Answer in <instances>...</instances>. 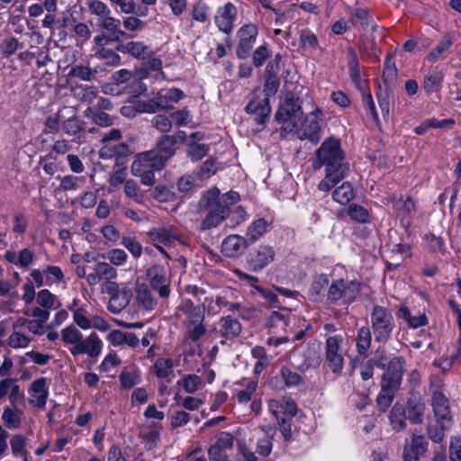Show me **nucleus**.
<instances>
[{
    "instance_id": "nucleus-1",
    "label": "nucleus",
    "mask_w": 461,
    "mask_h": 461,
    "mask_svg": "<svg viewBox=\"0 0 461 461\" xmlns=\"http://www.w3.org/2000/svg\"><path fill=\"white\" fill-rule=\"evenodd\" d=\"M325 166L326 175L318 188L321 191H329L349 172V165L344 162V155L337 139L326 140L316 152V158L312 163L314 169Z\"/></svg>"
},
{
    "instance_id": "nucleus-2",
    "label": "nucleus",
    "mask_w": 461,
    "mask_h": 461,
    "mask_svg": "<svg viewBox=\"0 0 461 461\" xmlns=\"http://www.w3.org/2000/svg\"><path fill=\"white\" fill-rule=\"evenodd\" d=\"M240 194L230 191L221 195L217 187L204 192L198 203L199 210L205 213L201 223V230H206L217 227L229 217L230 207L238 203Z\"/></svg>"
},
{
    "instance_id": "nucleus-3",
    "label": "nucleus",
    "mask_w": 461,
    "mask_h": 461,
    "mask_svg": "<svg viewBox=\"0 0 461 461\" xmlns=\"http://www.w3.org/2000/svg\"><path fill=\"white\" fill-rule=\"evenodd\" d=\"M279 87V79L276 74H269L264 85L266 96L263 99L253 98L247 104L245 110L254 116L253 120L258 126H264L269 118L271 107L268 97L276 93Z\"/></svg>"
},
{
    "instance_id": "nucleus-4",
    "label": "nucleus",
    "mask_w": 461,
    "mask_h": 461,
    "mask_svg": "<svg viewBox=\"0 0 461 461\" xmlns=\"http://www.w3.org/2000/svg\"><path fill=\"white\" fill-rule=\"evenodd\" d=\"M302 115L303 111L299 97L294 93H287L276 113V121L284 123L281 127V134L294 131L297 128V123Z\"/></svg>"
},
{
    "instance_id": "nucleus-5",
    "label": "nucleus",
    "mask_w": 461,
    "mask_h": 461,
    "mask_svg": "<svg viewBox=\"0 0 461 461\" xmlns=\"http://www.w3.org/2000/svg\"><path fill=\"white\" fill-rule=\"evenodd\" d=\"M370 322L375 340L386 343L390 340L395 329L392 312L381 305H375L370 312Z\"/></svg>"
},
{
    "instance_id": "nucleus-6",
    "label": "nucleus",
    "mask_w": 461,
    "mask_h": 461,
    "mask_svg": "<svg viewBox=\"0 0 461 461\" xmlns=\"http://www.w3.org/2000/svg\"><path fill=\"white\" fill-rule=\"evenodd\" d=\"M185 97V94L178 88H167L159 90L155 96L142 104L145 113H153L158 110H171L173 104Z\"/></svg>"
},
{
    "instance_id": "nucleus-7",
    "label": "nucleus",
    "mask_w": 461,
    "mask_h": 461,
    "mask_svg": "<svg viewBox=\"0 0 461 461\" xmlns=\"http://www.w3.org/2000/svg\"><path fill=\"white\" fill-rule=\"evenodd\" d=\"M360 292V284L356 281L334 280L330 285L327 299L330 303L342 300L344 303L354 302Z\"/></svg>"
},
{
    "instance_id": "nucleus-8",
    "label": "nucleus",
    "mask_w": 461,
    "mask_h": 461,
    "mask_svg": "<svg viewBox=\"0 0 461 461\" xmlns=\"http://www.w3.org/2000/svg\"><path fill=\"white\" fill-rule=\"evenodd\" d=\"M340 335L330 336L325 342V362L330 371L336 375L341 373L344 366L342 343Z\"/></svg>"
},
{
    "instance_id": "nucleus-9",
    "label": "nucleus",
    "mask_w": 461,
    "mask_h": 461,
    "mask_svg": "<svg viewBox=\"0 0 461 461\" xmlns=\"http://www.w3.org/2000/svg\"><path fill=\"white\" fill-rule=\"evenodd\" d=\"M323 113L317 108L304 118L300 128L296 131L300 140H309L312 143L320 140L321 126L319 122L322 120Z\"/></svg>"
},
{
    "instance_id": "nucleus-10",
    "label": "nucleus",
    "mask_w": 461,
    "mask_h": 461,
    "mask_svg": "<svg viewBox=\"0 0 461 461\" xmlns=\"http://www.w3.org/2000/svg\"><path fill=\"white\" fill-rule=\"evenodd\" d=\"M133 154V149L126 143L104 144L99 150V158L102 159H114V166L124 167L129 158Z\"/></svg>"
},
{
    "instance_id": "nucleus-11",
    "label": "nucleus",
    "mask_w": 461,
    "mask_h": 461,
    "mask_svg": "<svg viewBox=\"0 0 461 461\" xmlns=\"http://www.w3.org/2000/svg\"><path fill=\"white\" fill-rule=\"evenodd\" d=\"M292 354L293 364L300 371L316 368L321 364V356L314 345H308L300 351L295 348Z\"/></svg>"
},
{
    "instance_id": "nucleus-12",
    "label": "nucleus",
    "mask_w": 461,
    "mask_h": 461,
    "mask_svg": "<svg viewBox=\"0 0 461 461\" xmlns=\"http://www.w3.org/2000/svg\"><path fill=\"white\" fill-rule=\"evenodd\" d=\"M234 438L229 432H220L215 441L209 447L207 454L210 461H230L228 450L232 448Z\"/></svg>"
},
{
    "instance_id": "nucleus-13",
    "label": "nucleus",
    "mask_w": 461,
    "mask_h": 461,
    "mask_svg": "<svg viewBox=\"0 0 461 461\" xmlns=\"http://www.w3.org/2000/svg\"><path fill=\"white\" fill-rule=\"evenodd\" d=\"M240 39L236 53L238 58L246 59L250 54L258 36V28L255 24L249 23L243 25L238 31Z\"/></svg>"
},
{
    "instance_id": "nucleus-14",
    "label": "nucleus",
    "mask_w": 461,
    "mask_h": 461,
    "mask_svg": "<svg viewBox=\"0 0 461 461\" xmlns=\"http://www.w3.org/2000/svg\"><path fill=\"white\" fill-rule=\"evenodd\" d=\"M102 348V340L96 333L92 332L86 339L82 338L77 346L69 348V351L74 357L86 354L89 357L96 358L100 356Z\"/></svg>"
},
{
    "instance_id": "nucleus-15",
    "label": "nucleus",
    "mask_w": 461,
    "mask_h": 461,
    "mask_svg": "<svg viewBox=\"0 0 461 461\" xmlns=\"http://www.w3.org/2000/svg\"><path fill=\"white\" fill-rule=\"evenodd\" d=\"M185 316V324L192 326L196 322H203L204 319V307L203 305H194L190 299H185L181 302L176 312V318Z\"/></svg>"
},
{
    "instance_id": "nucleus-16",
    "label": "nucleus",
    "mask_w": 461,
    "mask_h": 461,
    "mask_svg": "<svg viewBox=\"0 0 461 461\" xmlns=\"http://www.w3.org/2000/svg\"><path fill=\"white\" fill-rule=\"evenodd\" d=\"M276 251L269 245H259L255 251L250 254L249 265L254 272L264 269L267 266L275 260Z\"/></svg>"
},
{
    "instance_id": "nucleus-17",
    "label": "nucleus",
    "mask_w": 461,
    "mask_h": 461,
    "mask_svg": "<svg viewBox=\"0 0 461 461\" xmlns=\"http://www.w3.org/2000/svg\"><path fill=\"white\" fill-rule=\"evenodd\" d=\"M185 139L186 133L184 131H177L172 135L163 134L157 140L155 149L169 159L176 153L175 145L183 143Z\"/></svg>"
},
{
    "instance_id": "nucleus-18",
    "label": "nucleus",
    "mask_w": 461,
    "mask_h": 461,
    "mask_svg": "<svg viewBox=\"0 0 461 461\" xmlns=\"http://www.w3.org/2000/svg\"><path fill=\"white\" fill-rule=\"evenodd\" d=\"M147 235L154 243L157 249L167 258H169L168 254L159 244L170 246L176 240V235L174 233L172 227H155L150 229L147 232Z\"/></svg>"
},
{
    "instance_id": "nucleus-19",
    "label": "nucleus",
    "mask_w": 461,
    "mask_h": 461,
    "mask_svg": "<svg viewBox=\"0 0 461 461\" xmlns=\"http://www.w3.org/2000/svg\"><path fill=\"white\" fill-rule=\"evenodd\" d=\"M147 276L150 287L158 293L160 298H167L170 294V288L164 268L158 265L153 266L148 269Z\"/></svg>"
},
{
    "instance_id": "nucleus-20",
    "label": "nucleus",
    "mask_w": 461,
    "mask_h": 461,
    "mask_svg": "<svg viewBox=\"0 0 461 461\" xmlns=\"http://www.w3.org/2000/svg\"><path fill=\"white\" fill-rule=\"evenodd\" d=\"M431 405L437 422H452L448 399L440 391H434L431 397Z\"/></svg>"
},
{
    "instance_id": "nucleus-21",
    "label": "nucleus",
    "mask_w": 461,
    "mask_h": 461,
    "mask_svg": "<svg viewBox=\"0 0 461 461\" xmlns=\"http://www.w3.org/2000/svg\"><path fill=\"white\" fill-rule=\"evenodd\" d=\"M427 441L421 435H413L411 440L403 447V461H419L427 450Z\"/></svg>"
},
{
    "instance_id": "nucleus-22",
    "label": "nucleus",
    "mask_w": 461,
    "mask_h": 461,
    "mask_svg": "<svg viewBox=\"0 0 461 461\" xmlns=\"http://www.w3.org/2000/svg\"><path fill=\"white\" fill-rule=\"evenodd\" d=\"M237 16V9L231 3H227L220 8L215 16V23L221 32L229 34L233 28V22Z\"/></svg>"
},
{
    "instance_id": "nucleus-23",
    "label": "nucleus",
    "mask_w": 461,
    "mask_h": 461,
    "mask_svg": "<svg viewBox=\"0 0 461 461\" xmlns=\"http://www.w3.org/2000/svg\"><path fill=\"white\" fill-rule=\"evenodd\" d=\"M248 246L247 239L240 235H230L221 243V252L225 257L235 258L241 255Z\"/></svg>"
},
{
    "instance_id": "nucleus-24",
    "label": "nucleus",
    "mask_w": 461,
    "mask_h": 461,
    "mask_svg": "<svg viewBox=\"0 0 461 461\" xmlns=\"http://www.w3.org/2000/svg\"><path fill=\"white\" fill-rule=\"evenodd\" d=\"M134 160L158 171L161 170L166 166L168 158H165L160 152H158L156 149H153L151 150L139 153Z\"/></svg>"
},
{
    "instance_id": "nucleus-25",
    "label": "nucleus",
    "mask_w": 461,
    "mask_h": 461,
    "mask_svg": "<svg viewBox=\"0 0 461 461\" xmlns=\"http://www.w3.org/2000/svg\"><path fill=\"white\" fill-rule=\"evenodd\" d=\"M152 288L147 284H139L135 288L136 302L139 308L145 311H152L157 306V299L152 294Z\"/></svg>"
},
{
    "instance_id": "nucleus-26",
    "label": "nucleus",
    "mask_w": 461,
    "mask_h": 461,
    "mask_svg": "<svg viewBox=\"0 0 461 461\" xmlns=\"http://www.w3.org/2000/svg\"><path fill=\"white\" fill-rule=\"evenodd\" d=\"M294 320L288 309H282L281 312L274 311L267 318V327L277 331H285L286 328L290 326L292 321Z\"/></svg>"
},
{
    "instance_id": "nucleus-27",
    "label": "nucleus",
    "mask_w": 461,
    "mask_h": 461,
    "mask_svg": "<svg viewBox=\"0 0 461 461\" xmlns=\"http://www.w3.org/2000/svg\"><path fill=\"white\" fill-rule=\"evenodd\" d=\"M97 26L107 31L115 42H120L122 39L128 38V34L121 29V21L110 14L104 19H100Z\"/></svg>"
},
{
    "instance_id": "nucleus-28",
    "label": "nucleus",
    "mask_w": 461,
    "mask_h": 461,
    "mask_svg": "<svg viewBox=\"0 0 461 461\" xmlns=\"http://www.w3.org/2000/svg\"><path fill=\"white\" fill-rule=\"evenodd\" d=\"M4 258L10 264H14L22 268H28L33 262L34 253L32 249L25 248L18 253L7 250L5 251Z\"/></svg>"
},
{
    "instance_id": "nucleus-29",
    "label": "nucleus",
    "mask_w": 461,
    "mask_h": 461,
    "mask_svg": "<svg viewBox=\"0 0 461 461\" xmlns=\"http://www.w3.org/2000/svg\"><path fill=\"white\" fill-rule=\"evenodd\" d=\"M115 50L122 53H128L140 59H148L150 55L149 48L140 41L120 42Z\"/></svg>"
},
{
    "instance_id": "nucleus-30",
    "label": "nucleus",
    "mask_w": 461,
    "mask_h": 461,
    "mask_svg": "<svg viewBox=\"0 0 461 461\" xmlns=\"http://www.w3.org/2000/svg\"><path fill=\"white\" fill-rule=\"evenodd\" d=\"M107 340L114 347L128 345L135 348L139 345L140 339L132 332H123L120 330H113L107 335Z\"/></svg>"
},
{
    "instance_id": "nucleus-31",
    "label": "nucleus",
    "mask_w": 461,
    "mask_h": 461,
    "mask_svg": "<svg viewBox=\"0 0 461 461\" xmlns=\"http://www.w3.org/2000/svg\"><path fill=\"white\" fill-rule=\"evenodd\" d=\"M426 407L420 399H410L407 402L406 417L412 424H420Z\"/></svg>"
},
{
    "instance_id": "nucleus-32",
    "label": "nucleus",
    "mask_w": 461,
    "mask_h": 461,
    "mask_svg": "<svg viewBox=\"0 0 461 461\" xmlns=\"http://www.w3.org/2000/svg\"><path fill=\"white\" fill-rule=\"evenodd\" d=\"M31 390L32 392L31 402L37 407H43L48 397L46 378L41 377L35 380L31 385Z\"/></svg>"
},
{
    "instance_id": "nucleus-33",
    "label": "nucleus",
    "mask_w": 461,
    "mask_h": 461,
    "mask_svg": "<svg viewBox=\"0 0 461 461\" xmlns=\"http://www.w3.org/2000/svg\"><path fill=\"white\" fill-rule=\"evenodd\" d=\"M154 169L134 160L131 167V172L134 176L140 178V183L144 185H153L156 182Z\"/></svg>"
},
{
    "instance_id": "nucleus-34",
    "label": "nucleus",
    "mask_w": 461,
    "mask_h": 461,
    "mask_svg": "<svg viewBox=\"0 0 461 461\" xmlns=\"http://www.w3.org/2000/svg\"><path fill=\"white\" fill-rule=\"evenodd\" d=\"M393 209L396 212V216L402 221L409 216H411L415 211V203L411 197H408L406 200L402 198L391 197Z\"/></svg>"
},
{
    "instance_id": "nucleus-35",
    "label": "nucleus",
    "mask_w": 461,
    "mask_h": 461,
    "mask_svg": "<svg viewBox=\"0 0 461 461\" xmlns=\"http://www.w3.org/2000/svg\"><path fill=\"white\" fill-rule=\"evenodd\" d=\"M348 69L350 78L357 89L364 91L367 88L366 82L361 79L359 62L357 54L353 50H349Z\"/></svg>"
},
{
    "instance_id": "nucleus-36",
    "label": "nucleus",
    "mask_w": 461,
    "mask_h": 461,
    "mask_svg": "<svg viewBox=\"0 0 461 461\" xmlns=\"http://www.w3.org/2000/svg\"><path fill=\"white\" fill-rule=\"evenodd\" d=\"M220 324L221 335L228 339L238 337L242 329L240 321L230 316L222 317Z\"/></svg>"
},
{
    "instance_id": "nucleus-37",
    "label": "nucleus",
    "mask_w": 461,
    "mask_h": 461,
    "mask_svg": "<svg viewBox=\"0 0 461 461\" xmlns=\"http://www.w3.org/2000/svg\"><path fill=\"white\" fill-rule=\"evenodd\" d=\"M444 75L442 71L438 69H432L428 72L425 76L422 88L427 93L437 92L440 89L442 82H443Z\"/></svg>"
},
{
    "instance_id": "nucleus-38",
    "label": "nucleus",
    "mask_w": 461,
    "mask_h": 461,
    "mask_svg": "<svg viewBox=\"0 0 461 461\" xmlns=\"http://www.w3.org/2000/svg\"><path fill=\"white\" fill-rule=\"evenodd\" d=\"M390 422L394 430H402L406 427V410L402 404H394L390 411Z\"/></svg>"
},
{
    "instance_id": "nucleus-39",
    "label": "nucleus",
    "mask_w": 461,
    "mask_h": 461,
    "mask_svg": "<svg viewBox=\"0 0 461 461\" xmlns=\"http://www.w3.org/2000/svg\"><path fill=\"white\" fill-rule=\"evenodd\" d=\"M119 380L123 389H131L141 382L140 373L135 368H125L121 372Z\"/></svg>"
},
{
    "instance_id": "nucleus-40",
    "label": "nucleus",
    "mask_w": 461,
    "mask_h": 461,
    "mask_svg": "<svg viewBox=\"0 0 461 461\" xmlns=\"http://www.w3.org/2000/svg\"><path fill=\"white\" fill-rule=\"evenodd\" d=\"M23 413V411L16 408V406L13 408L5 407L3 411L2 420L8 429H18L21 425Z\"/></svg>"
},
{
    "instance_id": "nucleus-41",
    "label": "nucleus",
    "mask_w": 461,
    "mask_h": 461,
    "mask_svg": "<svg viewBox=\"0 0 461 461\" xmlns=\"http://www.w3.org/2000/svg\"><path fill=\"white\" fill-rule=\"evenodd\" d=\"M454 37L447 33L446 34L441 41L437 44V46L431 50V51L428 54L427 59L429 61H434L439 58H442L443 55L450 49L453 45Z\"/></svg>"
},
{
    "instance_id": "nucleus-42",
    "label": "nucleus",
    "mask_w": 461,
    "mask_h": 461,
    "mask_svg": "<svg viewBox=\"0 0 461 461\" xmlns=\"http://www.w3.org/2000/svg\"><path fill=\"white\" fill-rule=\"evenodd\" d=\"M397 316L398 318H402L406 321L408 325L413 329H417L427 324V317L425 314L412 316L410 310L405 306L399 309Z\"/></svg>"
},
{
    "instance_id": "nucleus-43",
    "label": "nucleus",
    "mask_w": 461,
    "mask_h": 461,
    "mask_svg": "<svg viewBox=\"0 0 461 461\" xmlns=\"http://www.w3.org/2000/svg\"><path fill=\"white\" fill-rule=\"evenodd\" d=\"M353 186L349 182H344L332 193L334 201L340 204H347L354 198Z\"/></svg>"
},
{
    "instance_id": "nucleus-44",
    "label": "nucleus",
    "mask_w": 461,
    "mask_h": 461,
    "mask_svg": "<svg viewBox=\"0 0 461 461\" xmlns=\"http://www.w3.org/2000/svg\"><path fill=\"white\" fill-rule=\"evenodd\" d=\"M154 372L158 378H165L170 382L173 375V361L169 358H158L153 366Z\"/></svg>"
},
{
    "instance_id": "nucleus-45",
    "label": "nucleus",
    "mask_w": 461,
    "mask_h": 461,
    "mask_svg": "<svg viewBox=\"0 0 461 461\" xmlns=\"http://www.w3.org/2000/svg\"><path fill=\"white\" fill-rule=\"evenodd\" d=\"M372 340V334L368 327H361L357 336V349L358 354L364 355L369 349Z\"/></svg>"
},
{
    "instance_id": "nucleus-46",
    "label": "nucleus",
    "mask_w": 461,
    "mask_h": 461,
    "mask_svg": "<svg viewBox=\"0 0 461 461\" xmlns=\"http://www.w3.org/2000/svg\"><path fill=\"white\" fill-rule=\"evenodd\" d=\"M267 222L265 219L260 218L252 222L248 228L247 237L248 241L251 243L258 240L267 230Z\"/></svg>"
},
{
    "instance_id": "nucleus-47",
    "label": "nucleus",
    "mask_w": 461,
    "mask_h": 461,
    "mask_svg": "<svg viewBox=\"0 0 461 461\" xmlns=\"http://www.w3.org/2000/svg\"><path fill=\"white\" fill-rule=\"evenodd\" d=\"M329 285V277L325 274L316 275L313 277L312 283L309 289L311 296L314 299H318L322 294L323 290Z\"/></svg>"
},
{
    "instance_id": "nucleus-48",
    "label": "nucleus",
    "mask_w": 461,
    "mask_h": 461,
    "mask_svg": "<svg viewBox=\"0 0 461 461\" xmlns=\"http://www.w3.org/2000/svg\"><path fill=\"white\" fill-rule=\"evenodd\" d=\"M124 194L137 203H142L144 194L140 191L138 183L133 179H128L124 184Z\"/></svg>"
},
{
    "instance_id": "nucleus-49",
    "label": "nucleus",
    "mask_w": 461,
    "mask_h": 461,
    "mask_svg": "<svg viewBox=\"0 0 461 461\" xmlns=\"http://www.w3.org/2000/svg\"><path fill=\"white\" fill-rule=\"evenodd\" d=\"M37 303L45 309H53L59 306L57 297L48 289L41 290L36 297Z\"/></svg>"
},
{
    "instance_id": "nucleus-50",
    "label": "nucleus",
    "mask_w": 461,
    "mask_h": 461,
    "mask_svg": "<svg viewBox=\"0 0 461 461\" xmlns=\"http://www.w3.org/2000/svg\"><path fill=\"white\" fill-rule=\"evenodd\" d=\"M404 364L405 360L402 357H394L390 359L384 374L402 379Z\"/></svg>"
},
{
    "instance_id": "nucleus-51",
    "label": "nucleus",
    "mask_w": 461,
    "mask_h": 461,
    "mask_svg": "<svg viewBox=\"0 0 461 461\" xmlns=\"http://www.w3.org/2000/svg\"><path fill=\"white\" fill-rule=\"evenodd\" d=\"M451 423L437 422L436 425L429 424L427 432L429 438L435 443H439L444 438V431L450 427Z\"/></svg>"
},
{
    "instance_id": "nucleus-52",
    "label": "nucleus",
    "mask_w": 461,
    "mask_h": 461,
    "mask_svg": "<svg viewBox=\"0 0 461 461\" xmlns=\"http://www.w3.org/2000/svg\"><path fill=\"white\" fill-rule=\"evenodd\" d=\"M60 336L65 344L77 346L83 334L74 325H69L61 330Z\"/></svg>"
},
{
    "instance_id": "nucleus-53",
    "label": "nucleus",
    "mask_w": 461,
    "mask_h": 461,
    "mask_svg": "<svg viewBox=\"0 0 461 461\" xmlns=\"http://www.w3.org/2000/svg\"><path fill=\"white\" fill-rule=\"evenodd\" d=\"M300 43L302 48L308 51L315 50L319 46L317 36L308 30L300 32Z\"/></svg>"
},
{
    "instance_id": "nucleus-54",
    "label": "nucleus",
    "mask_w": 461,
    "mask_h": 461,
    "mask_svg": "<svg viewBox=\"0 0 461 461\" xmlns=\"http://www.w3.org/2000/svg\"><path fill=\"white\" fill-rule=\"evenodd\" d=\"M84 122L77 116H71L63 122L62 129L69 136H75L84 129Z\"/></svg>"
},
{
    "instance_id": "nucleus-55",
    "label": "nucleus",
    "mask_w": 461,
    "mask_h": 461,
    "mask_svg": "<svg viewBox=\"0 0 461 461\" xmlns=\"http://www.w3.org/2000/svg\"><path fill=\"white\" fill-rule=\"evenodd\" d=\"M95 56L105 60L108 66H118L121 64V57L114 50L110 49L99 48L95 52Z\"/></svg>"
},
{
    "instance_id": "nucleus-56",
    "label": "nucleus",
    "mask_w": 461,
    "mask_h": 461,
    "mask_svg": "<svg viewBox=\"0 0 461 461\" xmlns=\"http://www.w3.org/2000/svg\"><path fill=\"white\" fill-rule=\"evenodd\" d=\"M96 72H97L96 68L92 70L87 66L77 65V66H74L70 69L68 76L73 77H77L81 80L90 81V80L94 79Z\"/></svg>"
},
{
    "instance_id": "nucleus-57",
    "label": "nucleus",
    "mask_w": 461,
    "mask_h": 461,
    "mask_svg": "<svg viewBox=\"0 0 461 461\" xmlns=\"http://www.w3.org/2000/svg\"><path fill=\"white\" fill-rule=\"evenodd\" d=\"M73 313L74 322L82 330H88L92 328L91 320L88 318L87 312L84 308H70Z\"/></svg>"
},
{
    "instance_id": "nucleus-58",
    "label": "nucleus",
    "mask_w": 461,
    "mask_h": 461,
    "mask_svg": "<svg viewBox=\"0 0 461 461\" xmlns=\"http://www.w3.org/2000/svg\"><path fill=\"white\" fill-rule=\"evenodd\" d=\"M281 377L287 387L297 386L303 383V378L287 367L281 369Z\"/></svg>"
},
{
    "instance_id": "nucleus-59",
    "label": "nucleus",
    "mask_w": 461,
    "mask_h": 461,
    "mask_svg": "<svg viewBox=\"0 0 461 461\" xmlns=\"http://www.w3.org/2000/svg\"><path fill=\"white\" fill-rule=\"evenodd\" d=\"M348 214L357 222H367L369 221V212L364 207L352 203L348 209Z\"/></svg>"
},
{
    "instance_id": "nucleus-60",
    "label": "nucleus",
    "mask_w": 461,
    "mask_h": 461,
    "mask_svg": "<svg viewBox=\"0 0 461 461\" xmlns=\"http://www.w3.org/2000/svg\"><path fill=\"white\" fill-rule=\"evenodd\" d=\"M87 7L92 14L100 17V19H104L107 15L111 14V10L109 7L99 0L88 1Z\"/></svg>"
},
{
    "instance_id": "nucleus-61",
    "label": "nucleus",
    "mask_w": 461,
    "mask_h": 461,
    "mask_svg": "<svg viewBox=\"0 0 461 461\" xmlns=\"http://www.w3.org/2000/svg\"><path fill=\"white\" fill-rule=\"evenodd\" d=\"M402 380V378L383 374L380 384L381 389H383L384 392L387 391L389 393H396V392L400 389Z\"/></svg>"
},
{
    "instance_id": "nucleus-62",
    "label": "nucleus",
    "mask_w": 461,
    "mask_h": 461,
    "mask_svg": "<svg viewBox=\"0 0 461 461\" xmlns=\"http://www.w3.org/2000/svg\"><path fill=\"white\" fill-rule=\"evenodd\" d=\"M84 180L81 177L68 175L60 178L59 189L62 191H72L80 187Z\"/></svg>"
},
{
    "instance_id": "nucleus-63",
    "label": "nucleus",
    "mask_w": 461,
    "mask_h": 461,
    "mask_svg": "<svg viewBox=\"0 0 461 461\" xmlns=\"http://www.w3.org/2000/svg\"><path fill=\"white\" fill-rule=\"evenodd\" d=\"M122 244L129 250V252L136 258L142 254V246L134 237H123Z\"/></svg>"
},
{
    "instance_id": "nucleus-64",
    "label": "nucleus",
    "mask_w": 461,
    "mask_h": 461,
    "mask_svg": "<svg viewBox=\"0 0 461 461\" xmlns=\"http://www.w3.org/2000/svg\"><path fill=\"white\" fill-rule=\"evenodd\" d=\"M151 125L162 133L169 132L172 129L171 120L163 114L155 115L151 120Z\"/></svg>"
}]
</instances>
